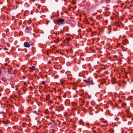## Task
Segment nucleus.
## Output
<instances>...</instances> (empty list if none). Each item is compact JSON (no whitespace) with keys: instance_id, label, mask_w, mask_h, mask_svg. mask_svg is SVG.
Segmentation results:
<instances>
[{"instance_id":"obj_1","label":"nucleus","mask_w":133,"mask_h":133,"mask_svg":"<svg viewBox=\"0 0 133 133\" xmlns=\"http://www.w3.org/2000/svg\"><path fill=\"white\" fill-rule=\"evenodd\" d=\"M64 21V19H59L57 20V24H62Z\"/></svg>"},{"instance_id":"obj_11","label":"nucleus","mask_w":133,"mask_h":133,"mask_svg":"<svg viewBox=\"0 0 133 133\" xmlns=\"http://www.w3.org/2000/svg\"><path fill=\"white\" fill-rule=\"evenodd\" d=\"M3 71V70H2V71ZM1 75H2V74H1Z\"/></svg>"},{"instance_id":"obj_2","label":"nucleus","mask_w":133,"mask_h":133,"mask_svg":"<svg viewBox=\"0 0 133 133\" xmlns=\"http://www.w3.org/2000/svg\"><path fill=\"white\" fill-rule=\"evenodd\" d=\"M24 45L26 48H29L30 46V44L27 42H25L24 43Z\"/></svg>"},{"instance_id":"obj_12","label":"nucleus","mask_w":133,"mask_h":133,"mask_svg":"<svg viewBox=\"0 0 133 133\" xmlns=\"http://www.w3.org/2000/svg\"><path fill=\"white\" fill-rule=\"evenodd\" d=\"M71 50H70V52H71Z\"/></svg>"},{"instance_id":"obj_10","label":"nucleus","mask_w":133,"mask_h":133,"mask_svg":"<svg viewBox=\"0 0 133 133\" xmlns=\"http://www.w3.org/2000/svg\"><path fill=\"white\" fill-rule=\"evenodd\" d=\"M52 102H53L52 101H50L49 102L50 103H52Z\"/></svg>"},{"instance_id":"obj_3","label":"nucleus","mask_w":133,"mask_h":133,"mask_svg":"<svg viewBox=\"0 0 133 133\" xmlns=\"http://www.w3.org/2000/svg\"><path fill=\"white\" fill-rule=\"evenodd\" d=\"M86 82L87 84L88 85H93L94 84V83L92 81H86Z\"/></svg>"},{"instance_id":"obj_8","label":"nucleus","mask_w":133,"mask_h":133,"mask_svg":"<svg viewBox=\"0 0 133 133\" xmlns=\"http://www.w3.org/2000/svg\"><path fill=\"white\" fill-rule=\"evenodd\" d=\"M42 84L43 85H45V81H43L42 82Z\"/></svg>"},{"instance_id":"obj_9","label":"nucleus","mask_w":133,"mask_h":133,"mask_svg":"<svg viewBox=\"0 0 133 133\" xmlns=\"http://www.w3.org/2000/svg\"><path fill=\"white\" fill-rule=\"evenodd\" d=\"M26 30H28L29 29V28L28 27H27L26 28Z\"/></svg>"},{"instance_id":"obj_6","label":"nucleus","mask_w":133,"mask_h":133,"mask_svg":"<svg viewBox=\"0 0 133 133\" xmlns=\"http://www.w3.org/2000/svg\"><path fill=\"white\" fill-rule=\"evenodd\" d=\"M66 40L68 41L69 42L71 40V39L70 38H66Z\"/></svg>"},{"instance_id":"obj_4","label":"nucleus","mask_w":133,"mask_h":133,"mask_svg":"<svg viewBox=\"0 0 133 133\" xmlns=\"http://www.w3.org/2000/svg\"><path fill=\"white\" fill-rule=\"evenodd\" d=\"M35 66H33L30 68L29 72H32L33 70H35Z\"/></svg>"},{"instance_id":"obj_5","label":"nucleus","mask_w":133,"mask_h":133,"mask_svg":"<svg viewBox=\"0 0 133 133\" xmlns=\"http://www.w3.org/2000/svg\"><path fill=\"white\" fill-rule=\"evenodd\" d=\"M122 106L123 108H125L126 106V104L125 103H123L122 104Z\"/></svg>"},{"instance_id":"obj_7","label":"nucleus","mask_w":133,"mask_h":133,"mask_svg":"<svg viewBox=\"0 0 133 133\" xmlns=\"http://www.w3.org/2000/svg\"><path fill=\"white\" fill-rule=\"evenodd\" d=\"M33 112L34 114H36V115L37 114V111H36L34 110V111H33Z\"/></svg>"}]
</instances>
